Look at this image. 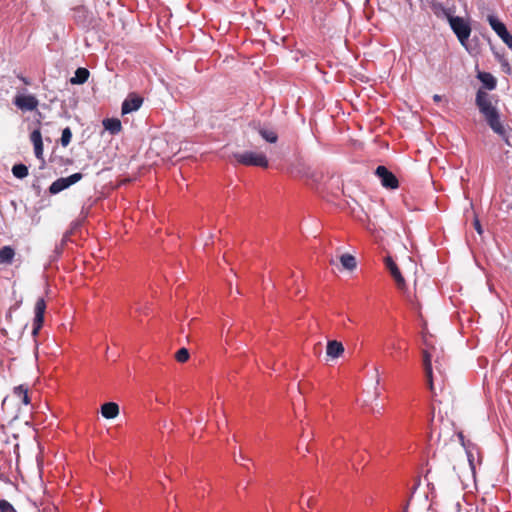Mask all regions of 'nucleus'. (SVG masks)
<instances>
[{
  "instance_id": "nucleus-39",
  "label": "nucleus",
  "mask_w": 512,
  "mask_h": 512,
  "mask_svg": "<svg viewBox=\"0 0 512 512\" xmlns=\"http://www.w3.org/2000/svg\"><path fill=\"white\" fill-rule=\"evenodd\" d=\"M311 500H312L311 498L308 499V505H311Z\"/></svg>"
},
{
  "instance_id": "nucleus-29",
  "label": "nucleus",
  "mask_w": 512,
  "mask_h": 512,
  "mask_svg": "<svg viewBox=\"0 0 512 512\" xmlns=\"http://www.w3.org/2000/svg\"><path fill=\"white\" fill-rule=\"evenodd\" d=\"M34 152H35V156L38 158V159H41L42 156H43V144L41 145H35L34 146Z\"/></svg>"
},
{
  "instance_id": "nucleus-7",
  "label": "nucleus",
  "mask_w": 512,
  "mask_h": 512,
  "mask_svg": "<svg viewBox=\"0 0 512 512\" xmlns=\"http://www.w3.org/2000/svg\"><path fill=\"white\" fill-rule=\"evenodd\" d=\"M13 103L22 111H33L38 107L39 101L34 95H17Z\"/></svg>"
},
{
  "instance_id": "nucleus-8",
  "label": "nucleus",
  "mask_w": 512,
  "mask_h": 512,
  "mask_svg": "<svg viewBox=\"0 0 512 512\" xmlns=\"http://www.w3.org/2000/svg\"><path fill=\"white\" fill-rule=\"evenodd\" d=\"M458 437L460 439L462 446L464 447V449L466 451L469 466H470L471 470L474 471L476 459L478 461H480L479 450H478L477 446L474 445L473 443L465 442L464 435L462 432L458 433Z\"/></svg>"
},
{
  "instance_id": "nucleus-34",
  "label": "nucleus",
  "mask_w": 512,
  "mask_h": 512,
  "mask_svg": "<svg viewBox=\"0 0 512 512\" xmlns=\"http://www.w3.org/2000/svg\"><path fill=\"white\" fill-rule=\"evenodd\" d=\"M75 12H76V13H78V14H84L86 11H85V9H84V8H77V9L75 10Z\"/></svg>"
},
{
  "instance_id": "nucleus-14",
  "label": "nucleus",
  "mask_w": 512,
  "mask_h": 512,
  "mask_svg": "<svg viewBox=\"0 0 512 512\" xmlns=\"http://www.w3.org/2000/svg\"><path fill=\"white\" fill-rule=\"evenodd\" d=\"M104 128L111 134H117L121 131L122 125L119 119L107 118L103 120Z\"/></svg>"
},
{
  "instance_id": "nucleus-21",
  "label": "nucleus",
  "mask_w": 512,
  "mask_h": 512,
  "mask_svg": "<svg viewBox=\"0 0 512 512\" xmlns=\"http://www.w3.org/2000/svg\"><path fill=\"white\" fill-rule=\"evenodd\" d=\"M478 78L490 90L496 87V80L490 73H480Z\"/></svg>"
},
{
  "instance_id": "nucleus-12",
  "label": "nucleus",
  "mask_w": 512,
  "mask_h": 512,
  "mask_svg": "<svg viewBox=\"0 0 512 512\" xmlns=\"http://www.w3.org/2000/svg\"><path fill=\"white\" fill-rule=\"evenodd\" d=\"M344 353V346L337 340H330L327 343L326 355L331 359L339 358Z\"/></svg>"
},
{
  "instance_id": "nucleus-23",
  "label": "nucleus",
  "mask_w": 512,
  "mask_h": 512,
  "mask_svg": "<svg viewBox=\"0 0 512 512\" xmlns=\"http://www.w3.org/2000/svg\"><path fill=\"white\" fill-rule=\"evenodd\" d=\"M423 366L425 375H430L432 369L431 355L427 351H423Z\"/></svg>"
},
{
  "instance_id": "nucleus-25",
  "label": "nucleus",
  "mask_w": 512,
  "mask_h": 512,
  "mask_svg": "<svg viewBox=\"0 0 512 512\" xmlns=\"http://www.w3.org/2000/svg\"><path fill=\"white\" fill-rule=\"evenodd\" d=\"M175 358L178 362L184 363L189 359V351L186 348H181L177 351Z\"/></svg>"
},
{
  "instance_id": "nucleus-36",
  "label": "nucleus",
  "mask_w": 512,
  "mask_h": 512,
  "mask_svg": "<svg viewBox=\"0 0 512 512\" xmlns=\"http://www.w3.org/2000/svg\"><path fill=\"white\" fill-rule=\"evenodd\" d=\"M156 401H157V402H159V403H164V402L162 401V399H160L159 397H156Z\"/></svg>"
},
{
  "instance_id": "nucleus-22",
  "label": "nucleus",
  "mask_w": 512,
  "mask_h": 512,
  "mask_svg": "<svg viewBox=\"0 0 512 512\" xmlns=\"http://www.w3.org/2000/svg\"><path fill=\"white\" fill-rule=\"evenodd\" d=\"M13 175L18 179H23L28 175V168L24 164H15L12 167Z\"/></svg>"
},
{
  "instance_id": "nucleus-27",
  "label": "nucleus",
  "mask_w": 512,
  "mask_h": 512,
  "mask_svg": "<svg viewBox=\"0 0 512 512\" xmlns=\"http://www.w3.org/2000/svg\"><path fill=\"white\" fill-rule=\"evenodd\" d=\"M0 512H17V511L8 501L0 500Z\"/></svg>"
},
{
  "instance_id": "nucleus-5",
  "label": "nucleus",
  "mask_w": 512,
  "mask_h": 512,
  "mask_svg": "<svg viewBox=\"0 0 512 512\" xmlns=\"http://www.w3.org/2000/svg\"><path fill=\"white\" fill-rule=\"evenodd\" d=\"M82 177L83 175L81 173H74L68 177L59 178L50 185L49 192L51 194H58L61 191L69 188L71 185L80 181Z\"/></svg>"
},
{
  "instance_id": "nucleus-19",
  "label": "nucleus",
  "mask_w": 512,
  "mask_h": 512,
  "mask_svg": "<svg viewBox=\"0 0 512 512\" xmlns=\"http://www.w3.org/2000/svg\"><path fill=\"white\" fill-rule=\"evenodd\" d=\"M13 393L15 396H17L21 400V402L24 405H28L30 403V398L28 396V389L25 386L19 385V386L15 387Z\"/></svg>"
},
{
  "instance_id": "nucleus-4",
  "label": "nucleus",
  "mask_w": 512,
  "mask_h": 512,
  "mask_svg": "<svg viewBox=\"0 0 512 512\" xmlns=\"http://www.w3.org/2000/svg\"><path fill=\"white\" fill-rule=\"evenodd\" d=\"M487 21L494 32L500 39L509 47L512 48V35L508 32L505 24L501 22L495 15L490 14L487 16Z\"/></svg>"
},
{
  "instance_id": "nucleus-37",
  "label": "nucleus",
  "mask_w": 512,
  "mask_h": 512,
  "mask_svg": "<svg viewBox=\"0 0 512 512\" xmlns=\"http://www.w3.org/2000/svg\"><path fill=\"white\" fill-rule=\"evenodd\" d=\"M389 347L392 349H396V346L394 344H391Z\"/></svg>"
},
{
  "instance_id": "nucleus-20",
  "label": "nucleus",
  "mask_w": 512,
  "mask_h": 512,
  "mask_svg": "<svg viewBox=\"0 0 512 512\" xmlns=\"http://www.w3.org/2000/svg\"><path fill=\"white\" fill-rule=\"evenodd\" d=\"M340 262L345 269L350 271L354 270L357 265L355 257L350 254H343L340 257Z\"/></svg>"
},
{
  "instance_id": "nucleus-15",
  "label": "nucleus",
  "mask_w": 512,
  "mask_h": 512,
  "mask_svg": "<svg viewBox=\"0 0 512 512\" xmlns=\"http://www.w3.org/2000/svg\"><path fill=\"white\" fill-rule=\"evenodd\" d=\"M435 14L438 17L445 18L448 23H450V20L452 18H455V8L454 7H444L442 5L435 6Z\"/></svg>"
},
{
  "instance_id": "nucleus-17",
  "label": "nucleus",
  "mask_w": 512,
  "mask_h": 512,
  "mask_svg": "<svg viewBox=\"0 0 512 512\" xmlns=\"http://www.w3.org/2000/svg\"><path fill=\"white\" fill-rule=\"evenodd\" d=\"M89 71L86 68H78L70 79L72 84H83L88 80Z\"/></svg>"
},
{
  "instance_id": "nucleus-31",
  "label": "nucleus",
  "mask_w": 512,
  "mask_h": 512,
  "mask_svg": "<svg viewBox=\"0 0 512 512\" xmlns=\"http://www.w3.org/2000/svg\"><path fill=\"white\" fill-rule=\"evenodd\" d=\"M454 509L456 512H468L466 510H462L461 508V503L459 501H457L455 504H454Z\"/></svg>"
},
{
  "instance_id": "nucleus-35",
  "label": "nucleus",
  "mask_w": 512,
  "mask_h": 512,
  "mask_svg": "<svg viewBox=\"0 0 512 512\" xmlns=\"http://www.w3.org/2000/svg\"><path fill=\"white\" fill-rule=\"evenodd\" d=\"M239 460H249L248 458H246L243 454H240L239 455V459H235L236 462H239Z\"/></svg>"
},
{
  "instance_id": "nucleus-32",
  "label": "nucleus",
  "mask_w": 512,
  "mask_h": 512,
  "mask_svg": "<svg viewBox=\"0 0 512 512\" xmlns=\"http://www.w3.org/2000/svg\"><path fill=\"white\" fill-rule=\"evenodd\" d=\"M505 142L506 145L508 146H511L512 143H511V140H510V137L506 135V133L504 134V136H501Z\"/></svg>"
},
{
  "instance_id": "nucleus-16",
  "label": "nucleus",
  "mask_w": 512,
  "mask_h": 512,
  "mask_svg": "<svg viewBox=\"0 0 512 512\" xmlns=\"http://www.w3.org/2000/svg\"><path fill=\"white\" fill-rule=\"evenodd\" d=\"M15 256V251L10 246H4L0 249V264H11Z\"/></svg>"
},
{
  "instance_id": "nucleus-28",
  "label": "nucleus",
  "mask_w": 512,
  "mask_h": 512,
  "mask_svg": "<svg viewBox=\"0 0 512 512\" xmlns=\"http://www.w3.org/2000/svg\"><path fill=\"white\" fill-rule=\"evenodd\" d=\"M427 380V385L430 391L434 394V384H433V370L431 369L430 375H425Z\"/></svg>"
},
{
  "instance_id": "nucleus-2",
  "label": "nucleus",
  "mask_w": 512,
  "mask_h": 512,
  "mask_svg": "<svg viewBox=\"0 0 512 512\" xmlns=\"http://www.w3.org/2000/svg\"><path fill=\"white\" fill-rule=\"evenodd\" d=\"M449 25L460 44L468 50L467 42L472 31L470 23L466 19L456 16L450 20Z\"/></svg>"
},
{
  "instance_id": "nucleus-3",
  "label": "nucleus",
  "mask_w": 512,
  "mask_h": 512,
  "mask_svg": "<svg viewBox=\"0 0 512 512\" xmlns=\"http://www.w3.org/2000/svg\"><path fill=\"white\" fill-rule=\"evenodd\" d=\"M235 160L246 166H258L262 168L268 167V160L265 154L253 151H246L242 153H234Z\"/></svg>"
},
{
  "instance_id": "nucleus-30",
  "label": "nucleus",
  "mask_w": 512,
  "mask_h": 512,
  "mask_svg": "<svg viewBox=\"0 0 512 512\" xmlns=\"http://www.w3.org/2000/svg\"><path fill=\"white\" fill-rule=\"evenodd\" d=\"M474 228H475V230L477 231V233L479 235H481L483 233V229H482V226H481L480 221L478 220V218L474 219Z\"/></svg>"
},
{
  "instance_id": "nucleus-38",
  "label": "nucleus",
  "mask_w": 512,
  "mask_h": 512,
  "mask_svg": "<svg viewBox=\"0 0 512 512\" xmlns=\"http://www.w3.org/2000/svg\"><path fill=\"white\" fill-rule=\"evenodd\" d=\"M141 311V308L140 307H137L136 308V312H140Z\"/></svg>"
},
{
  "instance_id": "nucleus-26",
  "label": "nucleus",
  "mask_w": 512,
  "mask_h": 512,
  "mask_svg": "<svg viewBox=\"0 0 512 512\" xmlns=\"http://www.w3.org/2000/svg\"><path fill=\"white\" fill-rule=\"evenodd\" d=\"M30 139H31V142L33 143V146L38 145V144L39 145L43 144L42 135L39 130H34L30 135Z\"/></svg>"
},
{
  "instance_id": "nucleus-11",
  "label": "nucleus",
  "mask_w": 512,
  "mask_h": 512,
  "mask_svg": "<svg viewBox=\"0 0 512 512\" xmlns=\"http://www.w3.org/2000/svg\"><path fill=\"white\" fill-rule=\"evenodd\" d=\"M143 103V99L135 94H130L122 103V114L137 111Z\"/></svg>"
},
{
  "instance_id": "nucleus-1",
  "label": "nucleus",
  "mask_w": 512,
  "mask_h": 512,
  "mask_svg": "<svg viewBox=\"0 0 512 512\" xmlns=\"http://www.w3.org/2000/svg\"><path fill=\"white\" fill-rule=\"evenodd\" d=\"M475 103L493 132L499 136H504L505 128L500 120L499 111L493 104L490 95L482 89H479L476 93Z\"/></svg>"
},
{
  "instance_id": "nucleus-18",
  "label": "nucleus",
  "mask_w": 512,
  "mask_h": 512,
  "mask_svg": "<svg viewBox=\"0 0 512 512\" xmlns=\"http://www.w3.org/2000/svg\"><path fill=\"white\" fill-rule=\"evenodd\" d=\"M258 133L265 141H267L269 143H275L278 139L276 132L272 129H268L265 127H259Z\"/></svg>"
},
{
  "instance_id": "nucleus-10",
  "label": "nucleus",
  "mask_w": 512,
  "mask_h": 512,
  "mask_svg": "<svg viewBox=\"0 0 512 512\" xmlns=\"http://www.w3.org/2000/svg\"><path fill=\"white\" fill-rule=\"evenodd\" d=\"M386 268L389 270L391 276L393 277L397 287L400 290H403L406 287L405 279L403 278L398 266L393 261L390 256H387L384 260Z\"/></svg>"
},
{
  "instance_id": "nucleus-33",
  "label": "nucleus",
  "mask_w": 512,
  "mask_h": 512,
  "mask_svg": "<svg viewBox=\"0 0 512 512\" xmlns=\"http://www.w3.org/2000/svg\"><path fill=\"white\" fill-rule=\"evenodd\" d=\"M433 100H434L436 103H438V102H440V101L442 100V96H441V95H438V94H435V95L433 96Z\"/></svg>"
},
{
  "instance_id": "nucleus-13",
  "label": "nucleus",
  "mask_w": 512,
  "mask_h": 512,
  "mask_svg": "<svg viewBox=\"0 0 512 512\" xmlns=\"http://www.w3.org/2000/svg\"><path fill=\"white\" fill-rule=\"evenodd\" d=\"M101 414L106 419H114L119 415V406L115 402H108L101 406Z\"/></svg>"
},
{
  "instance_id": "nucleus-9",
  "label": "nucleus",
  "mask_w": 512,
  "mask_h": 512,
  "mask_svg": "<svg viewBox=\"0 0 512 512\" xmlns=\"http://www.w3.org/2000/svg\"><path fill=\"white\" fill-rule=\"evenodd\" d=\"M375 173L385 188L395 189L398 187L397 178L386 167L378 166Z\"/></svg>"
},
{
  "instance_id": "nucleus-24",
  "label": "nucleus",
  "mask_w": 512,
  "mask_h": 512,
  "mask_svg": "<svg viewBox=\"0 0 512 512\" xmlns=\"http://www.w3.org/2000/svg\"><path fill=\"white\" fill-rule=\"evenodd\" d=\"M71 138H72V132L69 127H66L65 129H63L62 135H61L62 146H64V147L68 146L69 143L71 142Z\"/></svg>"
},
{
  "instance_id": "nucleus-6",
  "label": "nucleus",
  "mask_w": 512,
  "mask_h": 512,
  "mask_svg": "<svg viewBox=\"0 0 512 512\" xmlns=\"http://www.w3.org/2000/svg\"><path fill=\"white\" fill-rule=\"evenodd\" d=\"M46 310V302L44 298H39L34 307L35 317L33 320L32 335L35 337L41 329L44 322V314Z\"/></svg>"
}]
</instances>
